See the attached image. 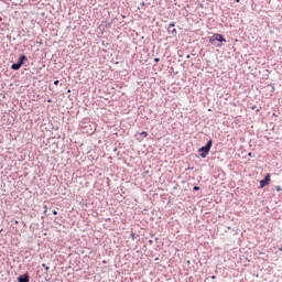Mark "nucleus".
I'll use <instances>...</instances> for the list:
<instances>
[{
  "label": "nucleus",
  "mask_w": 282,
  "mask_h": 282,
  "mask_svg": "<svg viewBox=\"0 0 282 282\" xmlns=\"http://www.w3.org/2000/svg\"><path fill=\"white\" fill-rule=\"evenodd\" d=\"M154 61H155V63H160V58H155Z\"/></svg>",
  "instance_id": "15"
},
{
  "label": "nucleus",
  "mask_w": 282,
  "mask_h": 282,
  "mask_svg": "<svg viewBox=\"0 0 282 282\" xmlns=\"http://www.w3.org/2000/svg\"><path fill=\"white\" fill-rule=\"evenodd\" d=\"M280 250H282V248H280Z\"/></svg>",
  "instance_id": "22"
},
{
  "label": "nucleus",
  "mask_w": 282,
  "mask_h": 282,
  "mask_svg": "<svg viewBox=\"0 0 282 282\" xmlns=\"http://www.w3.org/2000/svg\"><path fill=\"white\" fill-rule=\"evenodd\" d=\"M47 102H52V99H48Z\"/></svg>",
  "instance_id": "19"
},
{
  "label": "nucleus",
  "mask_w": 282,
  "mask_h": 282,
  "mask_svg": "<svg viewBox=\"0 0 282 282\" xmlns=\"http://www.w3.org/2000/svg\"><path fill=\"white\" fill-rule=\"evenodd\" d=\"M148 135H149V132H147V131L140 132L141 138H138L139 142H142V140H144V138H147Z\"/></svg>",
  "instance_id": "6"
},
{
  "label": "nucleus",
  "mask_w": 282,
  "mask_h": 282,
  "mask_svg": "<svg viewBox=\"0 0 282 282\" xmlns=\"http://www.w3.org/2000/svg\"><path fill=\"white\" fill-rule=\"evenodd\" d=\"M172 34H177V30L173 29Z\"/></svg>",
  "instance_id": "12"
},
{
  "label": "nucleus",
  "mask_w": 282,
  "mask_h": 282,
  "mask_svg": "<svg viewBox=\"0 0 282 282\" xmlns=\"http://www.w3.org/2000/svg\"><path fill=\"white\" fill-rule=\"evenodd\" d=\"M53 215H58V212H56V210H53Z\"/></svg>",
  "instance_id": "14"
},
{
  "label": "nucleus",
  "mask_w": 282,
  "mask_h": 282,
  "mask_svg": "<svg viewBox=\"0 0 282 282\" xmlns=\"http://www.w3.org/2000/svg\"><path fill=\"white\" fill-rule=\"evenodd\" d=\"M58 83H59L58 80H55V82H54V85H58Z\"/></svg>",
  "instance_id": "16"
},
{
  "label": "nucleus",
  "mask_w": 282,
  "mask_h": 282,
  "mask_svg": "<svg viewBox=\"0 0 282 282\" xmlns=\"http://www.w3.org/2000/svg\"><path fill=\"white\" fill-rule=\"evenodd\" d=\"M133 237H135V235H134V234H132V239H133Z\"/></svg>",
  "instance_id": "20"
},
{
  "label": "nucleus",
  "mask_w": 282,
  "mask_h": 282,
  "mask_svg": "<svg viewBox=\"0 0 282 282\" xmlns=\"http://www.w3.org/2000/svg\"><path fill=\"white\" fill-rule=\"evenodd\" d=\"M241 0H236V3H239Z\"/></svg>",
  "instance_id": "18"
},
{
  "label": "nucleus",
  "mask_w": 282,
  "mask_h": 282,
  "mask_svg": "<svg viewBox=\"0 0 282 282\" xmlns=\"http://www.w3.org/2000/svg\"><path fill=\"white\" fill-rule=\"evenodd\" d=\"M270 174H267L264 180L260 181V188H265L270 184Z\"/></svg>",
  "instance_id": "3"
},
{
  "label": "nucleus",
  "mask_w": 282,
  "mask_h": 282,
  "mask_svg": "<svg viewBox=\"0 0 282 282\" xmlns=\"http://www.w3.org/2000/svg\"><path fill=\"white\" fill-rule=\"evenodd\" d=\"M193 191H199V186H194Z\"/></svg>",
  "instance_id": "13"
},
{
  "label": "nucleus",
  "mask_w": 282,
  "mask_h": 282,
  "mask_svg": "<svg viewBox=\"0 0 282 282\" xmlns=\"http://www.w3.org/2000/svg\"><path fill=\"white\" fill-rule=\"evenodd\" d=\"M275 191H278V193H281V191H282L281 185H278V186L275 187Z\"/></svg>",
  "instance_id": "8"
},
{
  "label": "nucleus",
  "mask_w": 282,
  "mask_h": 282,
  "mask_svg": "<svg viewBox=\"0 0 282 282\" xmlns=\"http://www.w3.org/2000/svg\"><path fill=\"white\" fill-rule=\"evenodd\" d=\"M42 267H44V270H46V272L50 271V267H47L45 263H43Z\"/></svg>",
  "instance_id": "9"
},
{
  "label": "nucleus",
  "mask_w": 282,
  "mask_h": 282,
  "mask_svg": "<svg viewBox=\"0 0 282 282\" xmlns=\"http://www.w3.org/2000/svg\"><path fill=\"white\" fill-rule=\"evenodd\" d=\"M24 61H28V57L25 56V55H22L21 57H20V59H19V63H22V65H23V62Z\"/></svg>",
  "instance_id": "7"
},
{
  "label": "nucleus",
  "mask_w": 282,
  "mask_h": 282,
  "mask_svg": "<svg viewBox=\"0 0 282 282\" xmlns=\"http://www.w3.org/2000/svg\"><path fill=\"white\" fill-rule=\"evenodd\" d=\"M210 147H213V140H209L206 147H202L198 151L200 153V158H206L208 153H210Z\"/></svg>",
  "instance_id": "1"
},
{
  "label": "nucleus",
  "mask_w": 282,
  "mask_h": 282,
  "mask_svg": "<svg viewBox=\"0 0 282 282\" xmlns=\"http://www.w3.org/2000/svg\"><path fill=\"white\" fill-rule=\"evenodd\" d=\"M19 282H30V275L24 274L23 276L18 278Z\"/></svg>",
  "instance_id": "5"
},
{
  "label": "nucleus",
  "mask_w": 282,
  "mask_h": 282,
  "mask_svg": "<svg viewBox=\"0 0 282 282\" xmlns=\"http://www.w3.org/2000/svg\"><path fill=\"white\" fill-rule=\"evenodd\" d=\"M215 41H218L219 43H226V39H224V35L219 33H215L210 39L209 43H214Z\"/></svg>",
  "instance_id": "2"
},
{
  "label": "nucleus",
  "mask_w": 282,
  "mask_h": 282,
  "mask_svg": "<svg viewBox=\"0 0 282 282\" xmlns=\"http://www.w3.org/2000/svg\"><path fill=\"white\" fill-rule=\"evenodd\" d=\"M22 65H23V62H18L15 64H12L11 69H14V70L21 69Z\"/></svg>",
  "instance_id": "4"
},
{
  "label": "nucleus",
  "mask_w": 282,
  "mask_h": 282,
  "mask_svg": "<svg viewBox=\"0 0 282 282\" xmlns=\"http://www.w3.org/2000/svg\"><path fill=\"white\" fill-rule=\"evenodd\" d=\"M252 155V153H249V156H251Z\"/></svg>",
  "instance_id": "21"
},
{
  "label": "nucleus",
  "mask_w": 282,
  "mask_h": 282,
  "mask_svg": "<svg viewBox=\"0 0 282 282\" xmlns=\"http://www.w3.org/2000/svg\"><path fill=\"white\" fill-rule=\"evenodd\" d=\"M44 208V215L47 213V205H43Z\"/></svg>",
  "instance_id": "10"
},
{
  "label": "nucleus",
  "mask_w": 282,
  "mask_h": 282,
  "mask_svg": "<svg viewBox=\"0 0 282 282\" xmlns=\"http://www.w3.org/2000/svg\"><path fill=\"white\" fill-rule=\"evenodd\" d=\"M251 109H253V110L257 109V106H252Z\"/></svg>",
  "instance_id": "17"
},
{
  "label": "nucleus",
  "mask_w": 282,
  "mask_h": 282,
  "mask_svg": "<svg viewBox=\"0 0 282 282\" xmlns=\"http://www.w3.org/2000/svg\"><path fill=\"white\" fill-rule=\"evenodd\" d=\"M171 28H175V23H171L169 30H171Z\"/></svg>",
  "instance_id": "11"
}]
</instances>
